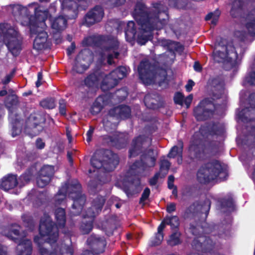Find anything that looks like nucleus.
<instances>
[{
  "instance_id": "1",
  "label": "nucleus",
  "mask_w": 255,
  "mask_h": 255,
  "mask_svg": "<svg viewBox=\"0 0 255 255\" xmlns=\"http://www.w3.org/2000/svg\"><path fill=\"white\" fill-rule=\"evenodd\" d=\"M56 227H54L49 216L44 214L39 225L40 236H36L34 241L38 248L40 255H73L71 245L61 244L60 247L52 246L58 236V228H63L66 223L65 211L63 208H57L54 212Z\"/></svg>"
},
{
  "instance_id": "2",
  "label": "nucleus",
  "mask_w": 255,
  "mask_h": 255,
  "mask_svg": "<svg viewBox=\"0 0 255 255\" xmlns=\"http://www.w3.org/2000/svg\"><path fill=\"white\" fill-rule=\"evenodd\" d=\"M132 15L140 26L141 34L138 35L137 42L141 45L145 44L150 39L151 31L162 28L168 18L165 9L161 2L154 4L153 9L147 10L143 3L138 1Z\"/></svg>"
},
{
  "instance_id": "3",
  "label": "nucleus",
  "mask_w": 255,
  "mask_h": 255,
  "mask_svg": "<svg viewBox=\"0 0 255 255\" xmlns=\"http://www.w3.org/2000/svg\"><path fill=\"white\" fill-rule=\"evenodd\" d=\"M57 1L51 4L50 11L51 13H55L56 10V5ZM61 3V8L63 15L50 19L51 27L54 33H59L63 31L67 26V19H75L77 17L78 13V5L72 0H58Z\"/></svg>"
},
{
  "instance_id": "4",
  "label": "nucleus",
  "mask_w": 255,
  "mask_h": 255,
  "mask_svg": "<svg viewBox=\"0 0 255 255\" xmlns=\"http://www.w3.org/2000/svg\"><path fill=\"white\" fill-rule=\"evenodd\" d=\"M81 185L77 181L71 184H66L61 187L55 195L54 197L55 203L61 204L65 200L66 194H68V196L73 200L71 213L73 215L79 214L86 201L85 196L81 193Z\"/></svg>"
},
{
  "instance_id": "5",
  "label": "nucleus",
  "mask_w": 255,
  "mask_h": 255,
  "mask_svg": "<svg viewBox=\"0 0 255 255\" xmlns=\"http://www.w3.org/2000/svg\"><path fill=\"white\" fill-rule=\"evenodd\" d=\"M225 168L217 160H212L203 165L199 169L197 177L202 183L216 180H223L227 176Z\"/></svg>"
},
{
  "instance_id": "6",
  "label": "nucleus",
  "mask_w": 255,
  "mask_h": 255,
  "mask_svg": "<svg viewBox=\"0 0 255 255\" xmlns=\"http://www.w3.org/2000/svg\"><path fill=\"white\" fill-rule=\"evenodd\" d=\"M50 17L47 10H42L37 2H32L28 4V11L23 13L17 20L20 21L22 25L29 26L31 29H35L38 25L40 26V22H45Z\"/></svg>"
},
{
  "instance_id": "7",
  "label": "nucleus",
  "mask_w": 255,
  "mask_h": 255,
  "mask_svg": "<svg viewBox=\"0 0 255 255\" xmlns=\"http://www.w3.org/2000/svg\"><path fill=\"white\" fill-rule=\"evenodd\" d=\"M138 71L139 78L145 85L151 84L156 80L159 81L160 85V81L164 80L166 78L167 73L165 70L156 69L146 60L140 62Z\"/></svg>"
},
{
  "instance_id": "8",
  "label": "nucleus",
  "mask_w": 255,
  "mask_h": 255,
  "mask_svg": "<svg viewBox=\"0 0 255 255\" xmlns=\"http://www.w3.org/2000/svg\"><path fill=\"white\" fill-rule=\"evenodd\" d=\"M215 61L222 62L224 68L228 70L238 64V54L232 43L226 46L217 47L213 52Z\"/></svg>"
},
{
  "instance_id": "9",
  "label": "nucleus",
  "mask_w": 255,
  "mask_h": 255,
  "mask_svg": "<svg viewBox=\"0 0 255 255\" xmlns=\"http://www.w3.org/2000/svg\"><path fill=\"white\" fill-rule=\"evenodd\" d=\"M157 154L155 150L146 151L141 155L140 161H136L130 166L129 173L138 176L144 175L145 171L155 165Z\"/></svg>"
},
{
  "instance_id": "10",
  "label": "nucleus",
  "mask_w": 255,
  "mask_h": 255,
  "mask_svg": "<svg viewBox=\"0 0 255 255\" xmlns=\"http://www.w3.org/2000/svg\"><path fill=\"white\" fill-rule=\"evenodd\" d=\"M20 228L19 226L15 225L11 227L7 233H4V235L15 242L19 241V243L17 247L18 255H29L32 251L31 242L29 240L22 239V237L25 236V234L23 233V235L19 234Z\"/></svg>"
},
{
  "instance_id": "11",
  "label": "nucleus",
  "mask_w": 255,
  "mask_h": 255,
  "mask_svg": "<svg viewBox=\"0 0 255 255\" xmlns=\"http://www.w3.org/2000/svg\"><path fill=\"white\" fill-rule=\"evenodd\" d=\"M119 42L117 38H113L106 42L98 55V63L104 64L106 60L107 63L111 65L114 63L113 60L117 58L119 55L118 49Z\"/></svg>"
},
{
  "instance_id": "12",
  "label": "nucleus",
  "mask_w": 255,
  "mask_h": 255,
  "mask_svg": "<svg viewBox=\"0 0 255 255\" xmlns=\"http://www.w3.org/2000/svg\"><path fill=\"white\" fill-rule=\"evenodd\" d=\"M105 201L103 197H99L94 200L92 208L88 210L80 227L83 234H88L91 231L93 228V219L101 211Z\"/></svg>"
},
{
  "instance_id": "13",
  "label": "nucleus",
  "mask_w": 255,
  "mask_h": 255,
  "mask_svg": "<svg viewBox=\"0 0 255 255\" xmlns=\"http://www.w3.org/2000/svg\"><path fill=\"white\" fill-rule=\"evenodd\" d=\"M130 114V108L127 106H121L111 110L106 118L103 119V125L107 130L110 128H114L116 127L115 120L119 119H126Z\"/></svg>"
},
{
  "instance_id": "14",
  "label": "nucleus",
  "mask_w": 255,
  "mask_h": 255,
  "mask_svg": "<svg viewBox=\"0 0 255 255\" xmlns=\"http://www.w3.org/2000/svg\"><path fill=\"white\" fill-rule=\"evenodd\" d=\"M40 24V26L38 25L35 29H31V33L36 35L33 42V48L37 51L49 48L51 44L45 31L47 28L45 23L42 21Z\"/></svg>"
},
{
  "instance_id": "15",
  "label": "nucleus",
  "mask_w": 255,
  "mask_h": 255,
  "mask_svg": "<svg viewBox=\"0 0 255 255\" xmlns=\"http://www.w3.org/2000/svg\"><path fill=\"white\" fill-rule=\"evenodd\" d=\"M128 70L125 67H120L113 71L109 75H106L102 81L101 89L106 91L115 87L119 80L126 76Z\"/></svg>"
},
{
  "instance_id": "16",
  "label": "nucleus",
  "mask_w": 255,
  "mask_h": 255,
  "mask_svg": "<svg viewBox=\"0 0 255 255\" xmlns=\"http://www.w3.org/2000/svg\"><path fill=\"white\" fill-rule=\"evenodd\" d=\"M93 57L91 52L88 49H84L78 54L73 70L77 73H82L89 66Z\"/></svg>"
},
{
  "instance_id": "17",
  "label": "nucleus",
  "mask_w": 255,
  "mask_h": 255,
  "mask_svg": "<svg viewBox=\"0 0 255 255\" xmlns=\"http://www.w3.org/2000/svg\"><path fill=\"white\" fill-rule=\"evenodd\" d=\"M214 104L207 99L203 100L194 109V115L198 121L205 120L213 115Z\"/></svg>"
},
{
  "instance_id": "18",
  "label": "nucleus",
  "mask_w": 255,
  "mask_h": 255,
  "mask_svg": "<svg viewBox=\"0 0 255 255\" xmlns=\"http://www.w3.org/2000/svg\"><path fill=\"white\" fill-rule=\"evenodd\" d=\"M91 163L93 167L99 169L103 167L107 171L113 170L119 163V159L117 155L113 154L111 157H106L104 162L98 160L96 156H94L91 159Z\"/></svg>"
},
{
  "instance_id": "19",
  "label": "nucleus",
  "mask_w": 255,
  "mask_h": 255,
  "mask_svg": "<svg viewBox=\"0 0 255 255\" xmlns=\"http://www.w3.org/2000/svg\"><path fill=\"white\" fill-rule=\"evenodd\" d=\"M104 16V10L102 7L96 6L89 11L85 16L83 24L90 26L100 22Z\"/></svg>"
},
{
  "instance_id": "20",
  "label": "nucleus",
  "mask_w": 255,
  "mask_h": 255,
  "mask_svg": "<svg viewBox=\"0 0 255 255\" xmlns=\"http://www.w3.org/2000/svg\"><path fill=\"white\" fill-rule=\"evenodd\" d=\"M249 104V107H246L241 111H237L236 116L239 120L245 123L251 120L248 117H251V114H255V94H252L250 96Z\"/></svg>"
},
{
  "instance_id": "21",
  "label": "nucleus",
  "mask_w": 255,
  "mask_h": 255,
  "mask_svg": "<svg viewBox=\"0 0 255 255\" xmlns=\"http://www.w3.org/2000/svg\"><path fill=\"white\" fill-rule=\"evenodd\" d=\"M151 143V139L144 136H140L134 139L129 149V157L136 156L141 148H145Z\"/></svg>"
},
{
  "instance_id": "22",
  "label": "nucleus",
  "mask_w": 255,
  "mask_h": 255,
  "mask_svg": "<svg viewBox=\"0 0 255 255\" xmlns=\"http://www.w3.org/2000/svg\"><path fill=\"white\" fill-rule=\"evenodd\" d=\"M213 245L210 238L200 236L194 240L192 246L199 251L206 252L212 249Z\"/></svg>"
},
{
  "instance_id": "23",
  "label": "nucleus",
  "mask_w": 255,
  "mask_h": 255,
  "mask_svg": "<svg viewBox=\"0 0 255 255\" xmlns=\"http://www.w3.org/2000/svg\"><path fill=\"white\" fill-rule=\"evenodd\" d=\"M224 126L221 124H214L207 127L203 126L200 129V133L203 136L207 133L210 135H222L224 133Z\"/></svg>"
},
{
  "instance_id": "24",
  "label": "nucleus",
  "mask_w": 255,
  "mask_h": 255,
  "mask_svg": "<svg viewBox=\"0 0 255 255\" xmlns=\"http://www.w3.org/2000/svg\"><path fill=\"white\" fill-rule=\"evenodd\" d=\"M16 176L13 174H8L4 176L0 181V188L8 191L14 188L17 185Z\"/></svg>"
},
{
  "instance_id": "25",
  "label": "nucleus",
  "mask_w": 255,
  "mask_h": 255,
  "mask_svg": "<svg viewBox=\"0 0 255 255\" xmlns=\"http://www.w3.org/2000/svg\"><path fill=\"white\" fill-rule=\"evenodd\" d=\"M108 98L107 95L98 97L91 107V113L96 115L100 113L103 107L108 104Z\"/></svg>"
},
{
  "instance_id": "26",
  "label": "nucleus",
  "mask_w": 255,
  "mask_h": 255,
  "mask_svg": "<svg viewBox=\"0 0 255 255\" xmlns=\"http://www.w3.org/2000/svg\"><path fill=\"white\" fill-rule=\"evenodd\" d=\"M28 5L27 6L23 7L19 4H11L7 7V11L11 13L15 17V19L19 17V16L24 12L28 11Z\"/></svg>"
},
{
  "instance_id": "27",
  "label": "nucleus",
  "mask_w": 255,
  "mask_h": 255,
  "mask_svg": "<svg viewBox=\"0 0 255 255\" xmlns=\"http://www.w3.org/2000/svg\"><path fill=\"white\" fill-rule=\"evenodd\" d=\"M182 151L183 145L180 143L179 146H174L171 149L168 156L170 158L177 157V162L180 164L182 161Z\"/></svg>"
},
{
  "instance_id": "28",
  "label": "nucleus",
  "mask_w": 255,
  "mask_h": 255,
  "mask_svg": "<svg viewBox=\"0 0 255 255\" xmlns=\"http://www.w3.org/2000/svg\"><path fill=\"white\" fill-rule=\"evenodd\" d=\"M246 27L250 34L255 35V9L248 15Z\"/></svg>"
},
{
  "instance_id": "29",
  "label": "nucleus",
  "mask_w": 255,
  "mask_h": 255,
  "mask_svg": "<svg viewBox=\"0 0 255 255\" xmlns=\"http://www.w3.org/2000/svg\"><path fill=\"white\" fill-rule=\"evenodd\" d=\"M98 75V72H96L89 75L85 80V85L89 87L96 86L101 79L104 78L103 75L99 76Z\"/></svg>"
},
{
  "instance_id": "30",
  "label": "nucleus",
  "mask_w": 255,
  "mask_h": 255,
  "mask_svg": "<svg viewBox=\"0 0 255 255\" xmlns=\"http://www.w3.org/2000/svg\"><path fill=\"white\" fill-rule=\"evenodd\" d=\"M134 26L135 24L132 21H128L127 24L125 36L128 41H131L135 37L136 31Z\"/></svg>"
},
{
  "instance_id": "31",
  "label": "nucleus",
  "mask_w": 255,
  "mask_h": 255,
  "mask_svg": "<svg viewBox=\"0 0 255 255\" xmlns=\"http://www.w3.org/2000/svg\"><path fill=\"white\" fill-rule=\"evenodd\" d=\"M164 230L163 224H160L157 229V233L154 238L151 241L153 246H157L160 245L163 240V234L162 233Z\"/></svg>"
},
{
  "instance_id": "32",
  "label": "nucleus",
  "mask_w": 255,
  "mask_h": 255,
  "mask_svg": "<svg viewBox=\"0 0 255 255\" xmlns=\"http://www.w3.org/2000/svg\"><path fill=\"white\" fill-rule=\"evenodd\" d=\"M161 224H163L164 229L166 225H169L172 229H174L178 227L179 223L177 217L172 216L166 217Z\"/></svg>"
},
{
  "instance_id": "33",
  "label": "nucleus",
  "mask_w": 255,
  "mask_h": 255,
  "mask_svg": "<svg viewBox=\"0 0 255 255\" xmlns=\"http://www.w3.org/2000/svg\"><path fill=\"white\" fill-rule=\"evenodd\" d=\"M243 85L245 86L248 85H255V70L253 69L252 71L250 72L245 77L243 81Z\"/></svg>"
},
{
  "instance_id": "34",
  "label": "nucleus",
  "mask_w": 255,
  "mask_h": 255,
  "mask_svg": "<svg viewBox=\"0 0 255 255\" xmlns=\"http://www.w3.org/2000/svg\"><path fill=\"white\" fill-rule=\"evenodd\" d=\"M180 233L176 231L172 233L167 241L168 244L172 246L177 245L181 243Z\"/></svg>"
},
{
  "instance_id": "35",
  "label": "nucleus",
  "mask_w": 255,
  "mask_h": 255,
  "mask_svg": "<svg viewBox=\"0 0 255 255\" xmlns=\"http://www.w3.org/2000/svg\"><path fill=\"white\" fill-rule=\"evenodd\" d=\"M54 173V167L51 165H44L41 169L39 174L41 176H49L51 178L52 177Z\"/></svg>"
},
{
  "instance_id": "36",
  "label": "nucleus",
  "mask_w": 255,
  "mask_h": 255,
  "mask_svg": "<svg viewBox=\"0 0 255 255\" xmlns=\"http://www.w3.org/2000/svg\"><path fill=\"white\" fill-rule=\"evenodd\" d=\"M17 103V97L14 94L9 95L6 98L5 104L6 107L8 109L9 111L11 112V108L13 106H15Z\"/></svg>"
},
{
  "instance_id": "37",
  "label": "nucleus",
  "mask_w": 255,
  "mask_h": 255,
  "mask_svg": "<svg viewBox=\"0 0 255 255\" xmlns=\"http://www.w3.org/2000/svg\"><path fill=\"white\" fill-rule=\"evenodd\" d=\"M222 208H227L228 211H232L234 209V204L232 198L224 199L221 203Z\"/></svg>"
},
{
  "instance_id": "38",
  "label": "nucleus",
  "mask_w": 255,
  "mask_h": 255,
  "mask_svg": "<svg viewBox=\"0 0 255 255\" xmlns=\"http://www.w3.org/2000/svg\"><path fill=\"white\" fill-rule=\"evenodd\" d=\"M220 15V12L218 10H216L214 12L209 13L205 17L206 20H211V23L215 25L218 21L219 17Z\"/></svg>"
},
{
  "instance_id": "39",
  "label": "nucleus",
  "mask_w": 255,
  "mask_h": 255,
  "mask_svg": "<svg viewBox=\"0 0 255 255\" xmlns=\"http://www.w3.org/2000/svg\"><path fill=\"white\" fill-rule=\"evenodd\" d=\"M51 179L49 176H41L39 174L37 178V184L39 187L43 188L49 183Z\"/></svg>"
},
{
  "instance_id": "40",
  "label": "nucleus",
  "mask_w": 255,
  "mask_h": 255,
  "mask_svg": "<svg viewBox=\"0 0 255 255\" xmlns=\"http://www.w3.org/2000/svg\"><path fill=\"white\" fill-rule=\"evenodd\" d=\"M224 83L222 82L219 83V85H217L216 88L218 90L219 94L217 95V93L215 94V95L214 96L215 99H220L221 98H226V93L224 88Z\"/></svg>"
},
{
  "instance_id": "41",
  "label": "nucleus",
  "mask_w": 255,
  "mask_h": 255,
  "mask_svg": "<svg viewBox=\"0 0 255 255\" xmlns=\"http://www.w3.org/2000/svg\"><path fill=\"white\" fill-rule=\"evenodd\" d=\"M40 105L46 109H53L55 106V102L53 99H46L41 101Z\"/></svg>"
},
{
  "instance_id": "42",
  "label": "nucleus",
  "mask_w": 255,
  "mask_h": 255,
  "mask_svg": "<svg viewBox=\"0 0 255 255\" xmlns=\"http://www.w3.org/2000/svg\"><path fill=\"white\" fill-rule=\"evenodd\" d=\"M87 243L90 245L96 244H100L102 246L105 245V241L104 239L96 237L95 236H92L89 238L87 240Z\"/></svg>"
},
{
  "instance_id": "43",
  "label": "nucleus",
  "mask_w": 255,
  "mask_h": 255,
  "mask_svg": "<svg viewBox=\"0 0 255 255\" xmlns=\"http://www.w3.org/2000/svg\"><path fill=\"white\" fill-rule=\"evenodd\" d=\"M169 162L166 159L163 158L160 162V172H163V176H164L167 173V171L170 167Z\"/></svg>"
},
{
  "instance_id": "44",
  "label": "nucleus",
  "mask_w": 255,
  "mask_h": 255,
  "mask_svg": "<svg viewBox=\"0 0 255 255\" xmlns=\"http://www.w3.org/2000/svg\"><path fill=\"white\" fill-rule=\"evenodd\" d=\"M97 37L95 36H91L85 38L83 41V45L84 46L93 45L96 44Z\"/></svg>"
},
{
  "instance_id": "45",
  "label": "nucleus",
  "mask_w": 255,
  "mask_h": 255,
  "mask_svg": "<svg viewBox=\"0 0 255 255\" xmlns=\"http://www.w3.org/2000/svg\"><path fill=\"white\" fill-rule=\"evenodd\" d=\"M22 219L23 222L26 224V226L29 228V230H32L34 224L31 217L25 215L22 216Z\"/></svg>"
},
{
  "instance_id": "46",
  "label": "nucleus",
  "mask_w": 255,
  "mask_h": 255,
  "mask_svg": "<svg viewBox=\"0 0 255 255\" xmlns=\"http://www.w3.org/2000/svg\"><path fill=\"white\" fill-rule=\"evenodd\" d=\"M200 145H195V143L191 144L189 147V151L191 154H193L195 157H200L198 152L199 151Z\"/></svg>"
},
{
  "instance_id": "47",
  "label": "nucleus",
  "mask_w": 255,
  "mask_h": 255,
  "mask_svg": "<svg viewBox=\"0 0 255 255\" xmlns=\"http://www.w3.org/2000/svg\"><path fill=\"white\" fill-rule=\"evenodd\" d=\"M245 0H235L233 3L232 8L231 9V14L234 15V11L240 8L244 4V2Z\"/></svg>"
},
{
  "instance_id": "48",
  "label": "nucleus",
  "mask_w": 255,
  "mask_h": 255,
  "mask_svg": "<svg viewBox=\"0 0 255 255\" xmlns=\"http://www.w3.org/2000/svg\"><path fill=\"white\" fill-rule=\"evenodd\" d=\"M144 102L145 106L150 109L155 108V105L153 103V100L151 99V96L147 95L145 96L144 99Z\"/></svg>"
},
{
  "instance_id": "49",
  "label": "nucleus",
  "mask_w": 255,
  "mask_h": 255,
  "mask_svg": "<svg viewBox=\"0 0 255 255\" xmlns=\"http://www.w3.org/2000/svg\"><path fill=\"white\" fill-rule=\"evenodd\" d=\"M183 95L180 93H177L175 94L174 100L176 104L182 106L183 105Z\"/></svg>"
},
{
  "instance_id": "50",
  "label": "nucleus",
  "mask_w": 255,
  "mask_h": 255,
  "mask_svg": "<svg viewBox=\"0 0 255 255\" xmlns=\"http://www.w3.org/2000/svg\"><path fill=\"white\" fill-rule=\"evenodd\" d=\"M126 0H108L107 3L112 7L118 6L125 2Z\"/></svg>"
},
{
  "instance_id": "51",
  "label": "nucleus",
  "mask_w": 255,
  "mask_h": 255,
  "mask_svg": "<svg viewBox=\"0 0 255 255\" xmlns=\"http://www.w3.org/2000/svg\"><path fill=\"white\" fill-rule=\"evenodd\" d=\"M193 99V96L192 95H189L188 96H187L186 98L183 99V104H184L187 108H188L191 103V102Z\"/></svg>"
},
{
  "instance_id": "52",
  "label": "nucleus",
  "mask_w": 255,
  "mask_h": 255,
  "mask_svg": "<svg viewBox=\"0 0 255 255\" xmlns=\"http://www.w3.org/2000/svg\"><path fill=\"white\" fill-rule=\"evenodd\" d=\"M150 194V190L149 188H146L144 189L141 197V201H144V200H146Z\"/></svg>"
},
{
  "instance_id": "53",
  "label": "nucleus",
  "mask_w": 255,
  "mask_h": 255,
  "mask_svg": "<svg viewBox=\"0 0 255 255\" xmlns=\"http://www.w3.org/2000/svg\"><path fill=\"white\" fill-rule=\"evenodd\" d=\"M31 177V174L30 173V172H28L27 173H25V174L21 175L20 176V179L21 181H24V182L26 183L30 180Z\"/></svg>"
},
{
  "instance_id": "54",
  "label": "nucleus",
  "mask_w": 255,
  "mask_h": 255,
  "mask_svg": "<svg viewBox=\"0 0 255 255\" xmlns=\"http://www.w3.org/2000/svg\"><path fill=\"white\" fill-rule=\"evenodd\" d=\"M94 128L93 127H91L90 128V129L87 131V134H86V135H87L86 140H87V142H89L91 141V138H92V136L94 132Z\"/></svg>"
},
{
  "instance_id": "55",
  "label": "nucleus",
  "mask_w": 255,
  "mask_h": 255,
  "mask_svg": "<svg viewBox=\"0 0 255 255\" xmlns=\"http://www.w3.org/2000/svg\"><path fill=\"white\" fill-rule=\"evenodd\" d=\"M160 173H157L150 180L149 183L151 185H154L156 184L157 180L160 176Z\"/></svg>"
},
{
  "instance_id": "56",
  "label": "nucleus",
  "mask_w": 255,
  "mask_h": 255,
  "mask_svg": "<svg viewBox=\"0 0 255 255\" xmlns=\"http://www.w3.org/2000/svg\"><path fill=\"white\" fill-rule=\"evenodd\" d=\"M59 104H60V106H59L60 113L62 115H65L66 113V111H65V108L64 101L63 100H60L59 102Z\"/></svg>"
},
{
  "instance_id": "57",
  "label": "nucleus",
  "mask_w": 255,
  "mask_h": 255,
  "mask_svg": "<svg viewBox=\"0 0 255 255\" xmlns=\"http://www.w3.org/2000/svg\"><path fill=\"white\" fill-rule=\"evenodd\" d=\"M165 55L170 57L169 59L167 60V62L168 63H172L175 58L174 53L172 51H169L167 52Z\"/></svg>"
},
{
  "instance_id": "58",
  "label": "nucleus",
  "mask_w": 255,
  "mask_h": 255,
  "mask_svg": "<svg viewBox=\"0 0 255 255\" xmlns=\"http://www.w3.org/2000/svg\"><path fill=\"white\" fill-rule=\"evenodd\" d=\"M36 146L38 149H42L45 146V143L42 140V139L39 138L36 140Z\"/></svg>"
},
{
  "instance_id": "59",
  "label": "nucleus",
  "mask_w": 255,
  "mask_h": 255,
  "mask_svg": "<svg viewBox=\"0 0 255 255\" xmlns=\"http://www.w3.org/2000/svg\"><path fill=\"white\" fill-rule=\"evenodd\" d=\"M174 180V178L173 176L170 175L168 177V188L170 189L173 188V187H174V185H173Z\"/></svg>"
},
{
  "instance_id": "60",
  "label": "nucleus",
  "mask_w": 255,
  "mask_h": 255,
  "mask_svg": "<svg viewBox=\"0 0 255 255\" xmlns=\"http://www.w3.org/2000/svg\"><path fill=\"white\" fill-rule=\"evenodd\" d=\"M194 84H195L194 82L193 81H192L191 80H189L188 82V83L185 86V88H186V91L187 92L191 91L192 89V87H193Z\"/></svg>"
},
{
  "instance_id": "61",
  "label": "nucleus",
  "mask_w": 255,
  "mask_h": 255,
  "mask_svg": "<svg viewBox=\"0 0 255 255\" xmlns=\"http://www.w3.org/2000/svg\"><path fill=\"white\" fill-rule=\"evenodd\" d=\"M117 95L118 96L121 95L120 99L122 100L127 96V92L126 90L122 89L118 91Z\"/></svg>"
},
{
  "instance_id": "62",
  "label": "nucleus",
  "mask_w": 255,
  "mask_h": 255,
  "mask_svg": "<svg viewBox=\"0 0 255 255\" xmlns=\"http://www.w3.org/2000/svg\"><path fill=\"white\" fill-rule=\"evenodd\" d=\"M13 76L12 73H10L7 75L5 78L2 80V82L3 84H7L11 80Z\"/></svg>"
},
{
  "instance_id": "63",
  "label": "nucleus",
  "mask_w": 255,
  "mask_h": 255,
  "mask_svg": "<svg viewBox=\"0 0 255 255\" xmlns=\"http://www.w3.org/2000/svg\"><path fill=\"white\" fill-rule=\"evenodd\" d=\"M175 205L173 203H171L167 205V211L168 213H171L175 211Z\"/></svg>"
},
{
  "instance_id": "64",
  "label": "nucleus",
  "mask_w": 255,
  "mask_h": 255,
  "mask_svg": "<svg viewBox=\"0 0 255 255\" xmlns=\"http://www.w3.org/2000/svg\"><path fill=\"white\" fill-rule=\"evenodd\" d=\"M12 136L13 137L15 136L16 135L19 134L20 132V129L18 128H15L14 126L12 127Z\"/></svg>"
}]
</instances>
